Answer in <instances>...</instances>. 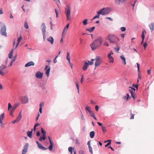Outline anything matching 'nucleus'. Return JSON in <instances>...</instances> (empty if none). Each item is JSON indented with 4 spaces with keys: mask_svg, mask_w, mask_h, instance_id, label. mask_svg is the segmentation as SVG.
<instances>
[{
    "mask_svg": "<svg viewBox=\"0 0 154 154\" xmlns=\"http://www.w3.org/2000/svg\"><path fill=\"white\" fill-rule=\"evenodd\" d=\"M102 39L101 38H100L95 40L91 45V47L93 50L96 49L99 47L102 44Z\"/></svg>",
    "mask_w": 154,
    "mask_h": 154,
    "instance_id": "obj_1",
    "label": "nucleus"
},
{
    "mask_svg": "<svg viewBox=\"0 0 154 154\" xmlns=\"http://www.w3.org/2000/svg\"><path fill=\"white\" fill-rule=\"evenodd\" d=\"M107 38L111 43L117 45V43L119 41V39L116 35L112 34H109L107 37Z\"/></svg>",
    "mask_w": 154,
    "mask_h": 154,
    "instance_id": "obj_2",
    "label": "nucleus"
},
{
    "mask_svg": "<svg viewBox=\"0 0 154 154\" xmlns=\"http://www.w3.org/2000/svg\"><path fill=\"white\" fill-rule=\"evenodd\" d=\"M0 34L3 36L7 37V33L6 32V28L5 25L3 23L0 21Z\"/></svg>",
    "mask_w": 154,
    "mask_h": 154,
    "instance_id": "obj_3",
    "label": "nucleus"
},
{
    "mask_svg": "<svg viewBox=\"0 0 154 154\" xmlns=\"http://www.w3.org/2000/svg\"><path fill=\"white\" fill-rule=\"evenodd\" d=\"M65 13L66 17L67 20H71L70 7L67 5L65 8Z\"/></svg>",
    "mask_w": 154,
    "mask_h": 154,
    "instance_id": "obj_4",
    "label": "nucleus"
},
{
    "mask_svg": "<svg viewBox=\"0 0 154 154\" xmlns=\"http://www.w3.org/2000/svg\"><path fill=\"white\" fill-rule=\"evenodd\" d=\"M110 9L108 8H103L98 11L99 14L105 15L108 14L110 12Z\"/></svg>",
    "mask_w": 154,
    "mask_h": 154,
    "instance_id": "obj_5",
    "label": "nucleus"
},
{
    "mask_svg": "<svg viewBox=\"0 0 154 154\" xmlns=\"http://www.w3.org/2000/svg\"><path fill=\"white\" fill-rule=\"evenodd\" d=\"M19 105V103H15L13 106H12L10 104V116H11L12 117L13 116V112L16 109Z\"/></svg>",
    "mask_w": 154,
    "mask_h": 154,
    "instance_id": "obj_6",
    "label": "nucleus"
},
{
    "mask_svg": "<svg viewBox=\"0 0 154 154\" xmlns=\"http://www.w3.org/2000/svg\"><path fill=\"white\" fill-rule=\"evenodd\" d=\"M41 132L43 134V137H40L39 140L42 141V140H45L46 138V132L42 128H41Z\"/></svg>",
    "mask_w": 154,
    "mask_h": 154,
    "instance_id": "obj_7",
    "label": "nucleus"
},
{
    "mask_svg": "<svg viewBox=\"0 0 154 154\" xmlns=\"http://www.w3.org/2000/svg\"><path fill=\"white\" fill-rule=\"evenodd\" d=\"M20 100L23 103H28L29 102L27 96H22L20 97Z\"/></svg>",
    "mask_w": 154,
    "mask_h": 154,
    "instance_id": "obj_8",
    "label": "nucleus"
},
{
    "mask_svg": "<svg viewBox=\"0 0 154 154\" xmlns=\"http://www.w3.org/2000/svg\"><path fill=\"white\" fill-rule=\"evenodd\" d=\"M5 117V114L3 113L0 115V123L1 124L0 126L2 128H4V124L2 122V120Z\"/></svg>",
    "mask_w": 154,
    "mask_h": 154,
    "instance_id": "obj_9",
    "label": "nucleus"
},
{
    "mask_svg": "<svg viewBox=\"0 0 154 154\" xmlns=\"http://www.w3.org/2000/svg\"><path fill=\"white\" fill-rule=\"evenodd\" d=\"M13 50L10 52V59H12L11 63H10V66H11L12 65V63L15 60L17 56V55L16 54L14 57H13Z\"/></svg>",
    "mask_w": 154,
    "mask_h": 154,
    "instance_id": "obj_10",
    "label": "nucleus"
},
{
    "mask_svg": "<svg viewBox=\"0 0 154 154\" xmlns=\"http://www.w3.org/2000/svg\"><path fill=\"white\" fill-rule=\"evenodd\" d=\"M45 70L46 71L45 74L47 77H48L49 75V73L50 70V67L48 66L47 65L45 67Z\"/></svg>",
    "mask_w": 154,
    "mask_h": 154,
    "instance_id": "obj_11",
    "label": "nucleus"
},
{
    "mask_svg": "<svg viewBox=\"0 0 154 154\" xmlns=\"http://www.w3.org/2000/svg\"><path fill=\"white\" fill-rule=\"evenodd\" d=\"M43 73L40 71H38L35 73V77L38 79H41L42 77Z\"/></svg>",
    "mask_w": 154,
    "mask_h": 154,
    "instance_id": "obj_12",
    "label": "nucleus"
},
{
    "mask_svg": "<svg viewBox=\"0 0 154 154\" xmlns=\"http://www.w3.org/2000/svg\"><path fill=\"white\" fill-rule=\"evenodd\" d=\"M128 0H115V3L118 5H120L125 2Z\"/></svg>",
    "mask_w": 154,
    "mask_h": 154,
    "instance_id": "obj_13",
    "label": "nucleus"
},
{
    "mask_svg": "<svg viewBox=\"0 0 154 154\" xmlns=\"http://www.w3.org/2000/svg\"><path fill=\"white\" fill-rule=\"evenodd\" d=\"M146 30L145 29H144L142 32V34L141 35V37L142 38V40L141 42V44H142L144 41V39L145 38V34H146Z\"/></svg>",
    "mask_w": 154,
    "mask_h": 154,
    "instance_id": "obj_14",
    "label": "nucleus"
},
{
    "mask_svg": "<svg viewBox=\"0 0 154 154\" xmlns=\"http://www.w3.org/2000/svg\"><path fill=\"white\" fill-rule=\"evenodd\" d=\"M89 65V63L87 62H85L82 68L83 70L84 71L86 70L87 69Z\"/></svg>",
    "mask_w": 154,
    "mask_h": 154,
    "instance_id": "obj_15",
    "label": "nucleus"
},
{
    "mask_svg": "<svg viewBox=\"0 0 154 154\" xmlns=\"http://www.w3.org/2000/svg\"><path fill=\"white\" fill-rule=\"evenodd\" d=\"M35 63L32 61H30L26 63L25 66V67L30 66H34Z\"/></svg>",
    "mask_w": 154,
    "mask_h": 154,
    "instance_id": "obj_16",
    "label": "nucleus"
},
{
    "mask_svg": "<svg viewBox=\"0 0 154 154\" xmlns=\"http://www.w3.org/2000/svg\"><path fill=\"white\" fill-rule=\"evenodd\" d=\"M149 27L151 32L154 30V23H150L149 25Z\"/></svg>",
    "mask_w": 154,
    "mask_h": 154,
    "instance_id": "obj_17",
    "label": "nucleus"
},
{
    "mask_svg": "<svg viewBox=\"0 0 154 154\" xmlns=\"http://www.w3.org/2000/svg\"><path fill=\"white\" fill-rule=\"evenodd\" d=\"M137 70H138V79L139 78L140 79H141V77L139 75V74H140V65L138 63H137ZM138 81H139V79H138L137 82H138Z\"/></svg>",
    "mask_w": 154,
    "mask_h": 154,
    "instance_id": "obj_18",
    "label": "nucleus"
},
{
    "mask_svg": "<svg viewBox=\"0 0 154 154\" xmlns=\"http://www.w3.org/2000/svg\"><path fill=\"white\" fill-rule=\"evenodd\" d=\"M22 38V37L21 36H20V37L18 38L17 40V43L16 45L14 48L15 49H16L17 48V46H18V45L19 44V43L20 41L21 40Z\"/></svg>",
    "mask_w": 154,
    "mask_h": 154,
    "instance_id": "obj_19",
    "label": "nucleus"
},
{
    "mask_svg": "<svg viewBox=\"0 0 154 154\" xmlns=\"http://www.w3.org/2000/svg\"><path fill=\"white\" fill-rule=\"evenodd\" d=\"M47 40L48 41L50 42L51 44H53L54 40L52 37L50 36L49 38L47 39Z\"/></svg>",
    "mask_w": 154,
    "mask_h": 154,
    "instance_id": "obj_20",
    "label": "nucleus"
},
{
    "mask_svg": "<svg viewBox=\"0 0 154 154\" xmlns=\"http://www.w3.org/2000/svg\"><path fill=\"white\" fill-rule=\"evenodd\" d=\"M22 114H21V111L20 112V114L18 117L16 119V121L17 122H18L22 118Z\"/></svg>",
    "mask_w": 154,
    "mask_h": 154,
    "instance_id": "obj_21",
    "label": "nucleus"
},
{
    "mask_svg": "<svg viewBox=\"0 0 154 154\" xmlns=\"http://www.w3.org/2000/svg\"><path fill=\"white\" fill-rule=\"evenodd\" d=\"M129 88H131V89L129 90V91L131 92V94L134 93L135 91V89L130 86L129 87Z\"/></svg>",
    "mask_w": 154,
    "mask_h": 154,
    "instance_id": "obj_22",
    "label": "nucleus"
},
{
    "mask_svg": "<svg viewBox=\"0 0 154 154\" xmlns=\"http://www.w3.org/2000/svg\"><path fill=\"white\" fill-rule=\"evenodd\" d=\"M120 57L121 59L123 60L124 65H126V59L124 56L123 55H122Z\"/></svg>",
    "mask_w": 154,
    "mask_h": 154,
    "instance_id": "obj_23",
    "label": "nucleus"
},
{
    "mask_svg": "<svg viewBox=\"0 0 154 154\" xmlns=\"http://www.w3.org/2000/svg\"><path fill=\"white\" fill-rule=\"evenodd\" d=\"M32 130L31 131H27V135L30 138H31L32 137Z\"/></svg>",
    "mask_w": 154,
    "mask_h": 154,
    "instance_id": "obj_24",
    "label": "nucleus"
},
{
    "mask_svg": "<svg viewBox=\"0 0 154 154\" xmlns=\"http://www.w3.org/2000/svg\"><path fill=\"white\" fill-rule=\"evenodd\" d=\"M38 147L39 148L44 150H45L47 149V148L44 147L41 144H39V145L38 146Z\"/></svg>",
    "mask_w": 154,
    "mask_h": 154,
    "instance_id": "obj_25",
    "label": "nucleus"
},
{
    "mask_svg": "<svg viewBox=\"0 0 154 154\" xmlns=\"http://www.w3.org/2000/svg\"><path fill=\"white\" fill-rule=\"evenodd\" d=\"M70 53L69 52H67V56H66V59L68 60L69 63H70V58L69 56Z\"/></svg>",
    "mask_w": 154,
    "mask_h": 154,
    "instance_id": "obj_26",
    "label": "nucleus"
},
{
    "mask_svg": "<svg viewBox=\"0 0 154 154\" xmlns=\"http://www.w3.org/2000/svg\"><path fill=\"white\" fill-rule=\"evenodd\" d=\"M95 27L94 26V27H91L90 29H86V31H88L90 32H91L94 31V30L95 29Z\"/></svg>",
    "mask_w": 154,
    "mask_h": 154,
    "instance_id": "obj_27",
    "label": "nucleus"
},
{
    "mask_svg": "<svg viewBox=\"0 0 154 154\" xmlns=\"http://www.w3.org/2000/svg\"><path fill=\"white\" fill-rule=\"evenodd\" d=\"M68 29L67 28H66L65 27L63 29V31L62 34V36H64L66 34L67 30H68Z\"/></svg>",
    "mask_w": 154,
    "mask_h": 154,
    "instance_id": "obj_28",
    "label": "nucleus"
},
{
    "mask_svg": "<svg viewBox=\"0 0 154 154\" xmlns=\"http://www.w3.org/2000/svg\"><path fill=\"white\" fill-rule=\"evenodd\" d=\"M100 64V61H96L95 63V68L97 66H99Z\"/></svg>",
    "mask_w": 154,
    "mask_h": 154,
    "instance_id": "obj_29",
    "label": "nucleus"
},
{
    "mask_svg": "<svg viewBox=\"0 0 154 154\" xmlns=\"http://www.w3.org/2000/svg\"><path fill=\"white\" fill-rule=\"evenodd\" d=\"M24 27L27 29H29V26L28 23L26 21H25L24 23Z\"/></svg>",
    "mask_w": 154,
    "mask_h": 154,
    "instance_id": "obj_30",
    "label": "nucleus"
},
{
    "mask_svg": "<svg viewBox=\"0 0 154 154\" xmlns=\"http://www.w3.org/2000/svg\"><path fill=\"white\" fill-rule=\"evenodd\" d=\"M95 133L94 131H92L90 134V137L91 138H93L94 136Z\"/></svg>",
    "mask_w": 154,
    "mask_h": 154,
    "instance_id": "obj_31",
    "label": "nucleus"
},
{
    "mask_svg": "<svg viewBox=\"0 0 154 154\" xmlns=\"http://www.w3.org/2000/svg\"><path fill=\"white\" fill-rule=\"evenodd\" d=\"M115 51L117 52L118 53L119 51L120 50V47L118 45V44L117 45V47H115L114 48Z\"/></svg>",
    "mask_w": 154,
    "mask_h": 154,
    "instance_id": "obj_32",
    "label": "nucleus"
},
{
    "mask_svg": "<svg viewBox=\"0 0 154 154\" xmlns=\"http://www.w3.org/2000/svg\"><path fill=\"white\" fill-rule=\"evenodd\" d=\"M50 145L49 146L48 149L50 150H52L53 147V144L52 143H50Z\"/></svg>",
    "mask_w": 154,
    "mask_h": 154,
    "instance_id": "obj_33",
    "label": "nucleus"
},
{
    "mask_svg": "<svg viewBox=\"0 0 154 154\" xmlns=\"http://www.w3.org/2000/svg\"><path fill=\"white\" fill-rule=\"evenodd\" d=\"M85 110L87 112V111H88L89 112L90 111H91V110L90 109V108L88 106H87L85 108Z\"/></svg>",
    "mask_w": 154,
    "mask_h": 154,
    "instance_id": "obj_34",
    "label": "nucleus"
},
{
    "mask_svg": "<svg viewBox=\"0 0 154 154\" xmlns=\"http://www.w3.org/2000/svg\"><path fill=\"white\" fill-rule=\"evenodd\" d=\"M88 20L87 19H85L83 21V23L84 25H86L88 24Z\"/></svg>",
    "mask_w": 154,
    "mask_h": 154,
    "instance_id": "obj_35",
    "label": "nucleus"
},
{
    "mask_svg": "<svg viewBox=\"0 0 154 154\" xmlns=\"http://www.w3.org/2000/svg\"><path fill=\"white\" fill-rule=\"evenodd\" d=\"M100 14H99L98 13V11L97 12V15H96L94 17L92 20H94L96 18H99L100 17Z\"/></svg>",
    "mask_w": 154,
    "mask_h": 154,
    "instance_id": "obj_36",
    "label": "nucleus"
},
{
    "mask_svg": "<svg viewBox=\"0 0 154 154\" xmlns=\"http://www.w3.org/2000/svg\"><path fill=\"white\" fill-rule=\"evenodd\" d=\"M6 66L4 65H2L0 67V69L3 70L4 69H5L6 67Z\"/></svg>",
    "mask_w": 154,
    "mask_h": 154,
    "instance_id": "obj_37",
    "label": "nucleus"
},
{
    "mask_svg": "<svg viewBox=\"0 0 154 154\" xmlns=\"http://www.w3.org/2000/svg\"><path fill=\"white\" fill-rule=\"evenodd\" d=\"M109 62L110 63H113V62L114 58L112 57L109 58Z\"/></svg>",
    "mask_w": 154,
    "mask_h": 154,
    "instance_id": "obj_38",
    "label": "nucleus"
},
{
    "mask_svg": "<svg viewBox=\"0 0 154 154\" xmlns=\"http://www.w3.org/2000/svg\"><path fill=\"white\" fill-rule=\"evenodd\" d=\"M94 60V59H91V61H88V62L89 63V64H90V65H93L94 64L93 61Z\"/></svg>",
    "mask_w": 154,
    "mask_h": 154,
    "instance_id": "obj_39",
    "label": "nucleus"
},
{
    "mask_svg": "<svg viewBox=\"0 0 154 154\" xmlns=\"http://www.w3.org/2000/svg\"><path fill=\"white\" fill-rule=\"evenodd\" d=\"M76 86L77 89L78 93H79V85L78 83V82H77L76 83Z\"/></svg>",
    "mask_w": 154,
    "mask_h": 154,
    "instance_id": "obj_40",
    "label": "nucleus"
},
{
    "mask_svg": "<svg viewBox=\"0 0 154 154\" xmlns=\"http://www.w3.org/2000/svg\"><path fill=\"white\" fill-rule=\"evenodd\" d=\"M102 129L104 133L106 131V127L105 126H102Z\"/></svg>",
    "mask_w": 154,
    "mask_h": 154,
    "instance_id": "obj_41",
    "label": "nucleus"
},
{
    "mask_svg": "<svg viewBox=\"0 0 154 154\" xmlns=\"http://www.w3.org/2000/svg\"><path fill=\"white\" fill-rule=\"evenodd\" d=\"M27 149H24L22 150V154H24L27 152Z\"/></svg>",
    "mask_w": 154,
    "mask_h": 154,
    "instance_id": "obj_42",
    "label": "nucleus"
},
{
    "mask_svg": "<svg viewBox=\"0 0 154 154\" xmlns=\"http://www.w3.org/2000/svg\"><path fill=\"white\" fill-rule=\"evenodd\" d=\"M126 95L127 96V98H126V100L127 101L129 99L131 98V97L129 96V94H127Z\"/></svg>",
    "mask_w": 154,
    "mask_h": 154,
    "instance_id": "obj_43",
    "label": "nucleus"
},
{
    "mask_svg": "<svg viewBox=\"0 0 154 154\" xmlns=\"http://www.w3.org/2000/svg\"><path fill=\"white\" fill-rule=\"evenodd\" d=\"M103 45L104 46H105L108 47L109 46V45L106 41L104 43Z\"/></svg>",
    "mask_w": 154,
    "mask_h": 154,
    "instance_id": "obj_44",
    "label": "nucleus"
},
{
    "mask_svg": "<svg viewBox=\"0 0 154 154\" xmlns=\"http://www.w3.org/2000/svg\"><path fill=\"white\" fill-rule=\"evenodd\" d=\"M72 147H70L68 148L69 151L71 153H72Z\"/></svg>",
    "mask_w": 154,
    "mask_h": 154,
    "instance_id": "obj_45",
    "label": "nucleus"
},
{
    "mask_svg": "<svg viewBox=\"0 0 154 154\" xmlns=\"http://www.w3.org/2000/svg\"><path fill=\"white\" fill-rule=\"evenodd\" d=\"M42 31L43 34H45L46 28H42Z\"/></svg>",
    "mask_w": 154,
    "mask_h": 154,
    "instance_id": "obj_46",
    "label": "nucleus"
},
{
    "mask_svg": "<svg viewBox=\"0 0 154 154\" xmlns=\"http://www.w3.org/2000/svg\"><path fill=\"white\" fill-rule=\"evenodd\" d=\"M28 147H29V144H28V143H26L25 144V145L24 146V148L28 149Z\"/></svg>",
    "mask_w": 154,
    "mask_h": 154,
    "instance_id": "obj_47",
    "label": "nucleus"
},
{
    "mask_svg": "<svg viewBox=\"0 0 154 154\" xmlns=\"http://www.w3.org/2000/svg\"><path fill=\"white\" fill-rule=\"evenodd\" d=\"M89 113H90V115L92 117H93V116H94V115H95V114H94V113L91 110V111H90Z\"/></svg>",
    "mask_w": 154,
    "mask_h": 154,
    "instance_id": "obj_48",
    "label": "nucleus"
},
{
    "mask_svg": "<svg viewBox=\"0 0 154 154\" xmlns=\"http://www.w3.org/2000/svg\"><path fill=\"white\" fill-rule=\"evenodd\" d=\"M121 30L122 32H124L126 30V28L124 27H122L121 28Z\"/></svg>",
    "mask_w": 154,
    "mask_h": 154,
    "instance_id": "obj_49",
    "label": "nucleus"
},
{
    "mask_svg": "<svg viewBox=\"0 0 154 154\" xmlns=\"http://www.w3.org/2000/svg\"><path fill=\"white\" fill-rule=\"evenodd\" d=\"M55 11L56 14V17L57 18L58 17V10L56 9H55Z\"/></svg>",
    "mask_w": 154,
    "mask_h": 154,
    "instance_id": "obj_50",
    "label": "nucleus"
},
{
    "mask_svg": "<svg viewBox=\"0 0 154 154\" xmlns=\"http://www.w3.org/2000/svg\"><path fill=\"white\" fill-rule=\"evenodd\" d=\"M58 57V55L56 57H55V58L54 59L53 62L54 63H57V60L56 59Z\"/></svg>",
    "mask_w": 154,
    "mask_h": 154,
    "instance_id": "obj_51",
    "label": "nucleus"
},
{
    "mask_svg": "<svg viewBox=\"0 0 154 154\" xmlns=\"http://www.w3.org/2000/svg\"><path fill=\"white\" fill-rule=\"evenodd\" d=\"M89 151H90V152L91 153H93V151H92V147L91 146H89Z\"/></svg>",
    "mask_w": 154,
    "mask_h": 154,
    "instance_id": "obj_52",
    "label": "nucleus"
},
{
    "mask_svg": "<svg viewBox=\"0 0 154 154\" xmlns=\"http://www.w3.org/2000/svg\"><path fill=\"white\" fill-rule=\"evenodd\" d=\"M131 97L132 98H133L134 100L135 99V95L134 94V93L131 94Z\"/></svg>",
    "mask_w": 154,
    "mask_h": 154,
    "instance_id": "obj_53",
    "label": "nucleus"
},
{
    "mask_svg": "<svg viewBox=\"0 0 154 154\" xmlns=\"http://www.w3.org/2000/svg\"><path fill=\"white\" fill-rule=\"evenodd\" d=\"M96 61H100V58L99 56H97L96 57Z\"/></svg>",
    "mask_w": 154,
    "mask_h": 154,
    "instance_id": "obj_54",
    "label": "nucleus"
},
{
    "mask_svg": "<svg viewBox=\"0 0 154 154\" xmlns=\"http://www.w3.org/2000/svg\"><path fill=\"white\" fill-rule=\"evenodd\" d=\"M131 117L130 118V119H133L134 118V114H133L132 113H131Z\"/></svg>",
    "mask_w": 154,
    "mask_h": 154,
    "instance_id": "obj_55",
    "label": "nucleus"
},
{
    "mask_svg": "<svg viewBox=\"0 0 154 154\" xmlns=\"http://www.w3.org/2000/svg\"><path fill=\"white\" fill-rule=\"evenodd\" d=\"M84 79V76L83 75H82V77L81 79V82L82 84L83 83V80Z\"/></svg>",
    "mask_w": 154,
    "mask_h": 154,
    "instance_id": "obj_56",
    "label": "nucleus"
},
{
    "mask_svg": "<svg viewBox=\"0 0 154 154\" xmlns=\"http://www.w3.org/2000/svg\"><path fill=\"white\" fill-rule=\"evenodd\" d=\"M75 143L76 144H79L80 142L79 140L76 139L75 140Z\"/></svg>",
    "mask_w": 154,
    "mask_h": 154,
    "instance_id": "obj_57",
    "label": "nucleus"
},
{
    "mask_svg": "<svg viewBox=\"0 0 154 154\" xmlns=\"http://www.w3.org/2000/svg\"><path fill=\"white\" fill-rule=\"evenodd\" d=\"M42 28H46V26L44 23H43L42 24Z\"/></svg>",
    "mask_w": 154,
    "mask_h": 154,
    "instance_id": "obj_58",
    "label": "nucleus"
},
{
    "mask_svg": "<svg viewBox=\"0 0 154 154\" xmlns=\"http://www.w3.org/2000/svg\"><path fill=\"white\" fill-rule=\"evenodd\" d=\"M2 70L0 69V74L2 75H4V73L3 72Z\"/></svg>",
    "mask_w": 154,
    "mask_h": 154,
    "instance_id": "obj_59",
    "label": "nucleus"
},
{
    "mask_svg": "<svg viewBox=\"0 0 154 154\" xmlns=\"http://www.w3.org/2000/svg\"><path fill=\"white\" fill-rule=\"evenodd\" d=\"M44 102H41L40 104V107H42L44 106Z\"/></svg>",
    "mask_w": 154,
    "mask_h": 154,
    "instance_id": "obj_60",
    "label": "nucleus"
},
{
    "mask_svg": "<svg viewBox=\"0 0 154 154\" xmlns=\"http://www.w3.org/2000/svg\"><path fill=\"white\" fill-rule=\"evenodd\" d=\"M147 43H146V42H145L143 44V46L144 47V49H146V48L147 46Z\"/></svg>",
    "mask_w": 154,
    "mask_h": 154,
    "instance_id": "obj_61",
    "label": "nucleus"
},
{
    "mask_svg": "<svg viewBox=\"0 0 154 154\" xmlns=\"http://www.w3.org/2000/svg\"><path fill=\"white\" fill-rule=\"evenodd\" d=\"M79 152L80 154H85L84 153V152L83 150H80L79 151Z\"/></svg>",
    "mask_w": 154,
    "mask_h": 154,
    "instance_id": "obj_62",
    "label": "nucleus"
},
{
    "mask_svg": "<svg viewBox=\"0 0 154 154\" xmlns=\"http://www.w3.org/2000/svg\"><path fill=\"white\" fill-rule=\"evenodd\" d=\"M151 68L147 70V73L148 74L150 75L151 74Z\"/></svg>",
    "mask_w": 154,
    "mask_h": 154,
    "instance_id": "obj_63",
    "label": "nucleus"
},
{
    "mask_svg": "<svg viewBox=\"0 0 154 154\" xmlns=\"http://www.w3.org/2000/svg\"><path fill=\"white\" fill-rule=\"evenodd\" d=\"M95 109L97 111H98L99 109V107L97 105H96L95 106Z\"/></svg>",
    "mask_w": 154,
    "mask_h": 154,
    "instance_id": "obj_64",
    "label": "nucleus"
}]
</instances>
